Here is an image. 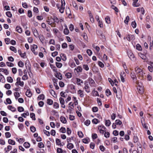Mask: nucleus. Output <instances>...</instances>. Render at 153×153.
I'll return each mask as SVG.
<instances>
[{
	"label": "nucleus",
	"mask_w": 153,
	"mask_h": 153,
	"mask_svg": "<svg viewBox=\"0 0 153 153\" xmlns=\"http://www.w3.org/2000/svg\"><path fill=\"white\" fill-rule=\"evenodd\" d=\"M135 71L137 76L142 79L145 74V73L144 72L142 69L138 67H137L135 68Z\"/></svg>",
	"instance_id": "nucleus-1"
},
{
	"label": "nucleus",
	"mask_w": 153,
	"mask_h": 153,
	"mask_svg": "<svg viewBox=\"0 0 153 153\" xmlns=\"http://www.w3.org/2000/svg\"><path fill=\"white\" fill-rule=\"evenodd\" d=\"M84 87L83 89L87 93H89L90 92V89L89 84L87 82H85L84 83Z\"/></svg>",
	"instance_id": "nucleus-2"
},
{
	"label": "nucleus",
	"mask_w": 153,
	"mask_h": 153,
	"mask_svg": "<svg viewBox=\"0 0 153 153\" xmlns=\"http://www.w3.org/2000/svg\"><path fill=\"white\" fill-rule=\"evenodd\" d=\"M16 82L15 83V85L16 86L20 85L22 87H23L24 85L23 82L21 81V78L18 77L16 79Z\"/></svg>",
	"instance_id": "nucleus-3"
},
{
	"label": "nucleus",
	"mask_w": 153,
	"mask_h": 153,
	"mask_svg": "<svg viewBox=\"0 0 153 153\" xmlns=\"http://www.w3.org/2000/svg\"><path fill=\"white\" fill-rule=\"evenodd\" d=\"M135 37L133 35L128 34L126 36V37L124 38V39H126L128 41H130L131 40H134L135 39Z\"/></svg>",
	"instance_id": "nucleus-4"
},
{
	"label": "nucleus",
	"mask_w": 153,
	"mask_h": 153,
	"mask_svg": "<svg viewBox=\"0 0 153 153\" xmlns=\"http://www.w3.org/2000/svg\"><path fill=\"white\" fill-rule=\"evenodd\" d=\"M46 22L48 25H51L52 24L54 23L53 18L52 17H48L46 20Z\"/></svg>",
	"instance_id": "nucleus-5"
},
{
	"label": "nucleus",
	"mask_w": 153,
	"mask_h": 153,
	"mask_svg": "<svg viewBox=\"0 0 153 153\" xmlns=\"http://www.w3.org/2000/svg\"><path fill=\"white\" fill-rule=\"evenodd\" d=\"M128 57L132 61H134L136 60V58H135L134 55L132 52H128Z\"/></svg>",
	"instance_id": "nucleus-6"
},
{
	"label": "nucleus",
	"mask_w": 153,
	"mask_h": 153,
	"mask_svg": "<svg viewBox=\"0 0 153 153\" xmlns=\"http://www.w3.org/2000/svg\"><path fill=\"white\" fill-rule=\"evenodd\" d=\"M77 94L81 98L83 97L85 95L84 91L81 89H79L77 91Z\"/></svg>",
	"instance_id": "nucleus-7"
},
{
	"label": "nucleus",
	"mask_w": 153,
	"mask_h": 153,
	"mask_svg": "<svg viewBox=\"0 0 153 153\" xmlns=\"http://www.w3.org/2000/svg\"><path fill=\"white\" fill-rule=\"evenodd\" d=\"M60 103L61 105V107L64 108H65V106L64 105L65 101L64 99L62 97H60L59 99Z\"/></svg>",
	"instance_id": "nucleus-8"
},
{
	"label": "nucleus",
	"mask_w": 153,
	"mask_h": 153,
	"mask_svg": "<svg viewBox=\"0 0 153 153\" xmlns=\"http://www.w3.org/2000/svg\"><path fill=\"white\" fill-rule=\"evenodd\" d=\"M120 78L121 81L123 82H125L124 77L126 76V74L124 72H122L120 74Z\"/></svg>",
	"instance_id": "nucleus-9"
},
{
	"label": "nucleus",
	"mask_w": 153,
	"mask_h": 153,
	"mask_svg": "<svg viewBox=\"0 0 153 153\" xmlns=\"http://www.w3.org/2000/svg\"><path fill=\"white\" fill-rule=\"evenodd\" d=\"M32 31L34 36L36 38L38 37L39 35L38 32L36 28H33L32 29Z\"/></svg>",
	"instance_id": "nucleus-10"
},
{
	"label": "nucleus",
	"mask_w": 153,
	"mask_h": 153,
	"mask_svg": "<svg viewBox=\"0 0 153 153\" xmlns=\"http://www.w3.org/2000/svg\"><path fill=\"white\" fill-rule=\"evenodd\" d=\"M138 0H133V3L132 4V5L134 7H138L140 6V4L137 3Z\"/></svg>",
	"instance_id": "nucleus-11"
},
{
	"label": "nucleus",
	"mask_w": 153,
	"mask_h": 153,
	"mask_svg": "<svg viewBox=\"0 0 153 153\" xmlns=\"http://www.w3.org/2000/svg\"><path fill=\"white\" fill-rule=\"evenodd\" d=\"M12 148V147L8 145L7 146V148H5L4 149V150L5 153H7L10 150H11Z\"/></svg>",
	"instance_id": "nucleus-12"
},
{
	"label": "nucleus",
	"mask_w": 153,
	"mask_h": 153,
	"mask_svg": "<svg viewBox=\"0 0 153 153\" xmlns=\"http://www.w3.org/2000/svg\"><path fill=\"white\" fill-rule=\"evenodd\" d=\"M137 89L138 90V92L141 94H142L143 92V87H137Z\"/></svg>",
	"instance_id": "nucleus-13"
},
{
	"label": "nucleus",
	"mask_w": 153,
	"mask_h": 153,
	"mask_svg": "<svg viewBox=\"0 0 153 153\" xmlns=\"http://www.w3.org/2000/svg\"><path fill=\"white\" fill-rule=\"evenodd\" d=\"M60 120L61 122L64 124H65L67 123V120L65 117L63 116H61L60 118Z\"/></svg>",
	"instance_id": "nucleus-14"
},
{
	"label": "nucleus",
	"mask_w": 153,
	"mask_h": 153,
	"mask_svg": "<svg viewBox=\"0 0 153 153\" xmlns=\"http://www.w3.org/2000/svg\"><path fill=\"white\" fill-rule=\"evenodd\" d=\"M138 56L143 59L146 60V56L141 53H138Z\"/></svg>",
	"instance_id": "nucleus-15"
},
{
	"label": "nucleus",
	"mask_w": 153,
	"mask_h": 153,
	"mask_svg": "<svg viewBox=\"0 0 153 153\" xmlns=\"http://www.w3.org/2000/svg\"><path fill=\"white\" fill-rule=\"evenodd\" d=\"M131 78L133 79L134 82L136 81L137 79V77L135 74L134 72L131 73Z\"/></svg>",
	"instance_id": "nucleus-16"
},
{
	"label": "nucleus",
	"mask_w": 153,
	"mask_h": 153,
	"mask_svg": "<svg viewBox=\"0 0 153 153\" xmlns=\"http://www.w3.org/2000/svg\"><path fill=\"white\" fill-rule=\"evenodd\" d=\"M89 83L91 86L94 87L95 86L94 85V84H95L94 81L92 79H89Z\"/></svg>",
	"instance_id": "nucleus-17"
},
{
	"label": "nucleus",
	"mask_w": 153,
	"mask_h": 153,
	"mask_svg": "<svg viewBox=\"0 0 153 153\" xmlns=\"http://www.w3.org/2000/svg\"><path fill=\"white\" fill-rule=\"evenodd\" d=\"M26 95L28 97H30L32 96V94L31 91L29 90H27L26 92Z\"/></svg>",
	"instance_id": "nucleus-18"
},
{
	"label": "nucleus",
	"mask_w": 153,
	"mask_h": 153,
	"mask_svg": "<svg viewBox=\"0 0 153 153\" xmlns=\"http://www.w3.org/2000/svg\"><path fill=\"white\" fill-rule=\"evenodd\" d=\"M4 72L6 75H7L9 74L7 70L6 69H4L3 68H0V72Z\"/></svg>",
	"instance_id": "nucleus-19"
},
{
	"label": "nucleus",
	"mask_w": 153,
	"mask_h": 153,
	"mask_svg": "<svg viewBox=\"0 0 153 153\" xmlns=\"http://www.w3.org/2000/svg\"><path fill=\"white\" fill-rule=\"evenodd\" d=\"M82 69L80 66H78L76 68H75L74 69V71H76L77 73L81 72L82 71Z\"/></svg>",
	"instance_id": "nucleus-20"
},
{
	"label": "nucleus",
	"mask_w": 153,
	"mask_h": 153,
	"mask_svg": "<svg viewBox=\"0 0 153 153\" xmlns=\"http://www.w3.org/2000/svg\"><path fill=\"white\" fill-rule=\"evenodd\" d=\"M76 83L78 85H80L81 83H83V81L82 79L77 78H76Z\"/></svg>",
	"instance_id": "nucleus-21"
},
{
	"label": "nucleus",
	"mask_w": 153,
	"mask_h": 153,
	"mask_svg": "<svg viewBox=\"0 0 153 153\" xmlns=\"http://www.w3.org/2000/svg\"><path fill=\"white\" fill-rule=\"evenodd\" d=\"M67 146L68 149L71 150L74 148V145L72 143H68V144L67 145Z\"/></svg>",
	"instance_id": "nucleus-22"
},
{
	"label": "nucleus",
	"mask_w": 153,
	"mask_h": 153,
	"mask_svg": "<svg viewBox=\"0 0 153 153\" xmlns=\"http://www.w3.org/2000/svg\"><path fill=\"white\" fill-rule=\"evenodd\" d=\"M16 30L17 32L20 33H21L22 32V29L19 26H17L16 27Z\"/></svg>",
	"instance_id": "nucleus-23"
},
{
	"label": "nucleus",
	"mask_w": 153,
	"mask_h": 153,
	"mask_svg": "<svg viewBox=\"0 0 153 153\" xmlns=\"http://www.w3.org/2000/svg\"><path fill=\"white\" fill-rule=\"evenodd\" d=\"M65 28L64 30V33L65 35H68L69 33V31L67 28V27L66 25L65 26Z\"/></svg>",
	"instance_id": "nucleus-24"
},
{
	"label": "nucleus",
	"mask_w": 153,
	"mask_h": 153,
	"mask_svg": "<svg viewBox=\"0 0 153 153\" xmlns=\"http://www.w3.org/2000/svg\"><path fill=\"white\" fill-rule=\"evenodd\" d=\"M7 107L9 109L13 112H14L16 110V109L15 108L13 107L12 106L9 105Z\"/></svg>",
	"instance_id": "nucleus-25"
},
{
	"label": "nucleus",
	"mask_w": 153,
	"mask_h": 153,
	"mask_svg": "<svg viewBox=\"0 0 153 153\" xmlns=\"http://www.w3.org/2000/svg\"><path fill=\"white\" fill-rule=\"evenodd\" d=\"M8 143L9 144L14 145L15 144V142L11 139H10L8 140Z\"/></svg>",
	"instance_id": "nucleus-26"
},
{
	"label": "nucleus",
	"mask_w": 153,
	"mask_h": 153,
	"mask_svg": "<svg viewBox=\"0 0 153 153\" xmlns=\"http://www.w3.org/2000/svg\"><path fill=\"white\" fill-rule=\"evenodd\" d=\"M56 77L60 80L62 78V75L60 73H57L56 74Z\"/></svg>",
	"instance_id": "nucleus-27"
},
{
	"label": "nucleus",
	"mask_w": 153,
	"mask_h": 153,
	"mask_svg": "<svg viewBox=\"0 0 153 153\" xmlns=\"http://www.w3.org/2000/svg\"><path fill=\"white\" fill-rule=\"evenodd\" d=\"M53 107L55 109L58 108L59 107V104L56 102H54L53 104Z\"/></svg>",
	"instance_id": "nucleus-28"
},
{
	"label": "nucleus",
	"mask_w": 153,
	"mask_h": 153,
	"mask_svg": "<svg viewBox=\"0 0 153 153\" xmlns=\"http://www.w3.org/2000/svg\"><path fill=\"white\" fill-rule=\"evenodd\" d=\"M90 139L89 138H84L82 140V142L85 144L88 143L90 142Z\"/></svg>",
	"instance_id": "nucleus-29"
},
{
	"label": "nucleus",
	"mask_w": 153,
	"mask_h": 153,
	"mask_svg": "<svg viewBox=\"0 0 153 153\" xmlns=\"http://www.w3.org/2000/svg\"><path fill=\"white\" fill-rule=\"evenodd\" d=\"M65 9L64 6H61L59 9V12L61 13H63L64 12Z\"/></svg>",
	"instance_id": "nucleus-30"
},
{
	"label": "nucleus",
	"mask_w": 153,
	"mask_h": 153,
	"mask_svg": "<svg viewBox=\"0 0 153 153\" xmlns=\"http://www.w3.org/2000/svg\"><path fill=\"white\" fill-rule=\"evenodd\" d=\"M7 81L10 83H12L13 82V79L11 76H8L7 77Z\"/></svg>",
	"instance_id": "nucleus-31"
},
{
	"label": "nucleus",
	"mask_w": 153,
	"mask_h": 153,
	"mask_svg": "<svg viewBox=\"0 0 153 153\" xmlns=\"http://www.w3.org/2000/svg\"><path fill=\"white\" fill-rule=\"evenodd\" d=\"M61 57L62 58V59L65 61L66 60V57L65 55L64 54L61 53L60 54Z\"/></svg>",
	"instance_id": "nucleus-32"
},
{
	"label": "nucleus",
	"mask_w": 153,
	"mask_h": 153,
	"mask_svg": "<svg viewBox=\"0 0 153 153\" xmlns=\"http://www.w3.org/2000/svg\"><path fill=\"white\" fill-rule=\"evenodd\" d=\"M45 98V96L43 94H41L39 95L37 97L38 100H43Z\"/></svg>",
	"instance_id": "nucleus-33"
},
{
	"label": "nucleus",
	"mask_w": 153,
	"mask_h": 153,
	"mask_svg": "<svg viewBox=\"0 0 153 153\" xmlns=\"http://www.w3.org/2000/svg\"><path fill=\"white\" fill-rule=\"evenodd\" d=\"M57 152L59 153H65V151H63L62 149L60 148H57Z\"/></svg>",
	"instance_id": "nucleus-34"
},
{
	"label": "nucleus",
	"mask_w": 153,
	"mask_h": 153,
	"mask_svg": "<svg viewBox=\"0 0 153 153\" xmlns=\"http://www.w3.org/2000/svg\"><path fill=\"white\" fill-rule=\"evenodd\" d=\"M105 20L107 24H110L111 23V21L110 19V17L108 16H106L105 18Z\"/></svg>",
	"instance_id": "nucleus-35"
},
{
	"label": "nucleus",
	"mask_w": 153,
	"mask_h": 153,
	"mask_svg": "<svg viewBox=\"0 0 153 153\" xmlns=\"http://www.w3.org/2000/svg\"><path fill=\"white\" fill-rule=\"evenodd\" d=\"M65 12H66V13L67 14H68L69 15H71V13L69 7L66 8Z\"/></svg>",
	"instance_id": "nucleus-36"
},
{
	"label": "nucleus",
	"mask_w": 153,
	"mask_h": 153,
	"mask_svg": "<svg viewBox=\"0 0 153 153\" xmlns=\"http://www.w3.org/2000/svg\"><path fill=\"white\" fill-rule=\"evenodd\" d=\"M38 37L41 42H43V41L45 39L44 36L42 35H39Z\"/></svg>",
	"instance_id": "nucleus-37"
},
{
	"label": "nucleus",
	"mask_w": 153,
	"mask_h": 153,
	"mask_svg": "<svg viewBox=\"0 0 153 153\" xmlns=\"http://www.w3.org/2000/svg\"><path fill=\"white\" fill-rule=\"evenodd\" d=\"M95 89H94V90L92 91V93L93 94V96H99V94L98 92L97 91H95Z\"/></svg>",
	"instance_id": "nucleus-38"
},
{
	"label": "nucleus",
	"mask_w": 153,
	"mask_h": 153,
	"mask_svg": "<svg viewBox=\"0 0 153 153\" xmlns=\"http://www.w3.org/2000/svg\"><path fill=\"white\" fill-rule=\"evenodd\" d=\"M82 36L83 38L85 40V41H87L88 39V37L87 36V35L86 33H84L82 34Z\"/></svg>",
	"instance_id": "nucleus-39"
},
{
	"label": "nucleus",
	"mask_w": 153,
	"mask_h": 153,
	"mask_svg": "<svg viewBox=\"0 0 153 153\" xmlns=\"http://www.w3.org/2000/svg\"><path fill=\"white\" fill-rule=\"evenodd\" d=\"M38 146L40 148H43L45 147L44 145L42 142L39 143H38Z\"/></svg>",
	"instance_id": "nucleus-40"
},
{
	"label": "nucleus",
	"mask_w": 153,
	"mask_h": 153,
	"mask_svg": "<svg viewBox=\"0 0 153 153\" xmlns=\"http://www.w3.org/2000/svg\"><path fill=\"white\" fill-rule=\"evenodd\" d=\"M14 96L15 97V99L17 100L19 97L20 96V95L19 93L15 92L14 94Z\"/></svg>",
	"instance_id": "nucleus-41"
},
{
	"label": "nucleus",
	"mask_w": 153,
	"mask_h": 153,
	"mask_svg": "<svg viewBox=\"0 0 153 153\" xmlns=\"http://www.w3.org/2000/svg\"><path fill=\"white\" fill-rule=\"evenodd\" d=\"M56 145H61L63 146V145H61V141L59 139H56Z\"/></svg>",
	"instance_id": "nucleus-42"
},
{
	"label": "nucleus",
	"mask_w": 153,
	"mask_h": 153,
	"mask_svg": "<svg viewBox=\"0 0 153 153\" xmlns=\"http://www.w3.org/2000/svg\"><path fill=\"white\" fill-rule=\"evenodd\" d=\"M129 20V17L128 16H126V19L125 20L124 22L126 24L128 25V22Z\"/></svg>",
	"instance_id": "nucleus-43"
},
{
	"label": "nucleus",
	"mask_w": 153,
	"mask_h": 153,
	"mask_svg": "<svg viewBox=\"0 0 153 153\" xmlns=\"http://www.w3.org/2000/svg\"><path fill=\"white\" fill-rule=\"evenodd\" d=\"M65 76L68 78H70L72 76V74L70 73H67L65 74Z\"/></svg>",
	"instance_id": "nucleus-44"
},
{
	"label": "nucleus",
	"mask_w": 153,
	"mask_h": 153,
	"mask_svg": "<svg viewBox=\"0 0 153 153\" xmlns=\"http://www.w3.org/2000/svg\"><path fill=\"white\" fill-rule=\"evenodd\" d=\"M30 117L33 120H36L35 114L34 113H30Z\"/></svg>",
	"instance_id": "nucleus-45"
},
{
	"label": "nucleus",
	"mask_w": 153,
	"mask_h": 153,
	"mask_svg": "<svg viewBox=\"0 0 153 153\" xmlns=\"http://www.w3.org/2000/svg\"><path fill=\"white\" fill-rule=\"evenodd\" d=\"M56 67L59 68H61L62 65L61 63L58 62H56Z\"/></svg>",
	"instance_id": "nucleus-46"
},
{
	"label": "nucleus",
	"mask_w": 153,
	"mask_h": 153,
	"mask_svg": "<svg viewBox=\"0 0 153 153\" xmlns=\"http://www.w3.org/2000/svg\"><path fill=\"white\" fill-rule=\"evenodd\" d=\"M111 122L109 120H106L105 121V125L106 126H109L111 124Z\"/></svg>",
	"instance_id": "nucleus-47"
},
{
	"label": "nucleus",
	"mask_w": 153,
	"mask_h": 153,
	"mask_svg": "<svg viewBox=\"0 0 153 153\" xmlns=\"http://www.w3.org/2000/svg\"><path fill=\"white\" fill-rule=\"evenodd\" d=\"M4 88L7 89H9L11 88V86L9 84H6L5 85Z\"/></svg>",
	"instance_id": "nucleus-48"
},
{
	"label": "nucleus",
	"mask_w": 153,
	"mask_h": 153,
	"mask_svg": "<svg viewBox=\"0 0 153 153\" xmlns=\"http://www.w3.org/2000/svg\"><path fill=\"white\" fill-rule=\"evenodd\" d=\"M105 93L106 95L107 96L111 95V92L110 90L108 89H107L105 91Z\"/></svg>",
	"instance_id": "nucleus-49"
},
{
	"label": "nucleus",
	"mask_w": 153,
	"mask_h": 153,
	"mask_svg": "<svg viewBox=\"0 0 153 153\" xmlns=\"http://www.w3.org/2000/svg\"><path fill=\"white\" fill-rule=\"evenodd\" d=\"M5 136L6 138H7L11 137V134L9 132H6L5 133Z\"/></svg>",
	"instance_id": "nucleus-50"
},
{
	"label": "nucleus",
	"mask_w": 153,
	"mask_h": 153,
	"mask_svg": "<svg viewBox=\"0 0 153 153\" xmlns=\"http://www.w3.org/2000/svg\"><path fill=\"white\" fill-rule=\"evenodd\" d=\"M24 146L27 148H29L30 146V144L27 142H25L24 144Z\"/></svg>",
	"instance_id": "nucleus-51"
},
{
	"label": "nucleus",
	"mask_w": 153,
	"mask_h": 153,
	"mask_svg": "<svg viewBox=\"0 0 153 153\" xmlns=\"http://www.w3.org/2000/svg\"><path fill=\"white\" fill-rule=\"evenodd\" d=\"M53 102V101L51 99H48L47 100V103L49 105H52Z\"/></svg>",
	"instance_id": "nucleus-52"
},
{
	"label": "nucleus",
	"mask_w": 153,
	"mask_h": 153,
	"mask_svg": "<svg viewBox=\"0 0 153 153\" xmlns=\"http://www.w3.org/2000/svg\"><path fill=\"white\" fill-rule=\"evenodd\" d=\"M99 122V121L98 119L94 118V119L92 120V122L94 124H97Z\"/></svg>",
	"instance_id": "nucleus-53"
},
{
	"label": "nucleus",
	"mask_w": 153,
	"mask_h": 153,
	"mask_svg": "<svg viewBox=\"0 0 153 153\" xmlns=\"http://www.w3.org/2000/svg\"><path fill=\"white\" fill-rule=\"evenodd\" d=\"M70 66L71 68H73L76 67V65L74 62H72L70 63Z\"/></svg>",
	"instance_id": "nucleus-54"
},
{
	"label": "nucleus",
	"mask_w": 153,
	"mask_h": 153,
	"mask_svg": "<svg viewBox=\"0 0 153 153\" xmlns=\"http://www.w3.org/2000/svg\"><path fill=\"white\" fill-rule=\"evenodd\" d=\"M10 49L12 51L14 52L15 53L16 52L17 50H16V48L15 47H14L11 46L10 47Z\"/></svg>",
	"instance_id": "nucleus-55"
},
{
	"label": "nucleus",
	"mask_w": 153,
	"mask_h": 153,
	"mask_svg": "<svg viewBox=\"0 0 153 153\" xmlns=\"http://www.w3.org/2000/svg\"><path fill=\"white\" fill-rule=\"evenodd\" d=\"M90 124V121L89 120H87L84 122V124L87 126H88Z\"/></svg>",
	"instance_id": "nucleus-56"
},
{
	"label": "nucleus",
	"mask_w": 153,
	"mask_h": 153,
	"mask_svg": "<svg viewBox=\"0 0 153 153\" xmlns=\"http://www.w3.org/2000/svg\"><path fill=\"white\" fill-rule=\"evenodd\" d=\"M6 14L7 16L11 18L12 16V14L10 11H7L6 12Z\"/></svg>",
	"instance_id": "nucleus-57"
},
{
	"label": "nucleus",
	"mask_w": 153,
	"mask_h": 153,
	"mask_svg": "<svg viewBox=\"0 0 153 153\" xmlns=\"http://www.w3.org/2000/svg\"><path fill=\"white\" fill-rule=\"evenodd\" d=\"M116 124L119 125H120L122 124V122L119 120H115Z\"/></svg>",
	"instance_id": "nucleus-58"
},
{
	"label": "nucleus",
	"mask_w": 153,
	"mask_h": 153,
	"mask_svg": "<svg viewBox=\"0 0 153 153\" xmlns=\"http://www.w3.org/2000/svg\"><path fill=\"white\" fill-rule=\"evenodd\" d=\"M6 64L7 66L9 67H12L14 66L13 64L9 62H6Z\"/></svg>",
	"instance_id": "nucleus-59"
},
{
	"label": "nucleus",
	"mask_w": 153,
	"mask_h": 153,
	"mask_svg": "<svg viewBox=\"0 0 153 153\" xmlns=\"http://www.w3.org/2000/svg\"><path fill=\"white\" fill-rule=\"evenodd\" d=\"M136 49L139 51L142 50V48L140 45L137 44L136 45Z\"/></svg>",
	"instance_id": "nucleus-60"
},
{
	"label": "nucleus",
	"mask_w": 153,
	"mask_h": 153,
	"mask_svg": "<svg viewBox=\"0 0 153 153\" xmlns=\"http://www.w3.org/2000/svg\"><path fill=\"white\" fill-rule=\"evenodd\" d=\"M60 132L64 133L66 132V129L65 128L62 127L60 129Z\"/></svg>",
	"instance_id": "nucleus-61"
},
{
	"label": "nucleus",
	"mask_w": 153,
	"mask_h": 153,
	"mask_svg": "<svg viewBox=\"0 0 153 153\" xmlns=\"http://www.w3.org/2000/svg\"><path fill=\"white\" fill-rule=\"evenodd\" d=\"M131 25L133 28H135L136 27V23L135 21L132 22H131Z\"/></svg>",
	"instance_id": "nucleus-62"
},
{
	"label": "nucleus",
	"mask_w": 153,
	"mask_h": 153,
	"mask_svg": "<svg viewBox=\"0 0 153 153\" xmlns=\"http://www.w3.org/2000/svg\"><path fill=\"white\" fill-rule=\"evenodd\" d=\"M18 65L20 67H22L24 66V63L21 61H20L18 62Z\"/></svg>",
	"instance_id": "nucleus-63"
},
{
	"label": "nucleus",
	"mask_w": 153,
	"mask_h": 153,
	"mask_svg": "<svg viewBox=\"0 0 153 153\" xmlns=\"http://www.w3.org/2000/svg\"><path fill=\"white\" fill-rule=\"evenodd\" d=\"M148 69L150 72H153V66L152 65L148 67Z\"/></svg>",
	"instance_id": "nucleus-64"
}]
</instances>
